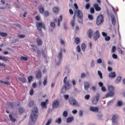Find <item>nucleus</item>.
Instances as JSON below:
<instances>
[{"label":"nucleus","instance_id":"nucleus-15","mask_svg":"<svg viewBox=\"0 0 125 125\" xmlns=\"http://www.w3.org/2000/svg\"><path fill=\"white\" fill-rule=\"evenodd\" d=\"M87 34L88 38H89V39H91V38L92 37V35H93V30H92L91 29H89L87 32Z\"/></svg>","mask_w":125,"mask_h":125},{"label":"nucleus","instance_id":"nucleus-43","mask_svg":"<svg viewBox=\"0 0 125 125\" xmlns=\"http://www.w3.org/2000/svg\"><path fill=\"white\" fill-rule=\"evenodd\" d=\"M84 98L86 100H88V99L90 98V95H89V94L86 95Z\"/></svg>","mask_w":125,"mask_h":125},{"label":"nucleus","instance_id":"nucleus-26","mask_svg":"<svg viewBox=\"0 0 125 125\" xmlns=\"http://www.w3.org/2000/svg\"><path fill=\"white\" fill-rule=\"evenodd\" d=\"M20 60H23L24 61H27L28 57L21 56L20 57Z\"/></svg>","mask_w":125,"mask_h":125},{"label":"nucleus","instance_id":"nucleus-42","mask_svg":"<svg viewBox=\"0 0 125 125\" xmlns=\"http://www.w3.org/2000/svg\"><path fill=\"white\" fill-rule=\"evenodd\" d=\"M32 79H33V77H32V76H30L29 77H28V81L29 83H31V82H32Z\"/></svg>","mask_w":125,"mask_h":125},{"label":"nucleus","instance_id":"nucleus-34","mask_svg":"<svg viewBox=\"0 0 125 125\" xmlns=\"http://www.w3.org/2000/svg\"><path fill=\"white\" fill-rule=\"evenodd\" d=\"M61 122H62V120H61V118H60L56 119L55 120V123H57V124H61Z\"/></svg>","mask_w":125,"mask_h":125},{"label":"nucleus","instance_id":"nucleus-2","mask_svg":"<svg viewBox=\"0 0 125 125\" xmlns=\"http://www.w3.org/2000/svg\"><path fill=\"white\" fill-rule=\"evenodd\" d=\"M67 76L65 77L63 80L64 86L62 87L61 92L62 93L65 92L66 90L71 88V84L69 81H67Z\"/></svg>","mask_w":125,"mask_h":125},{"label":"nucleus","instance_id":"nucleus-22","mask_svg":"<svg viewBox=\"0 0 125 125\" xmlns=\"http://www.w3.org/2000/svg\"><path fill=\"white\" fill-rule=\"evenodd\" d=\"M37 42L38 44V45H42V40L40 38H38L37 39Z\"/></svg>","mask_w":125,"mask_h":125},{"label":"nucleus","instance_id":"nucleus-6","mask_svg":"<svg viewBox=\"0 0 125 125\" xmlns=\"http://www.w3.org/2000/svg\"><path fill=\"white\" fill-rule=\"evenodd\" d=\"M69 104L71 105L72 106H76L77 107H78V106H80V104H79V103L77 102V101L73 98H70L69 99Z\"/></svg>","mask_w":125,"mask_h":125},{"label":"nucleus","instance_id":"nucleus-37","mask_svg":"<svg viewBox=\"0 0 125 125\" xmlns=\"http://www.w3.org/2000/svg\"><path fill=\"white\" fill-rule=\"evenodd\" d=\"M0 36H1V37H6V36H7V33H3V32H0Z\"/></svg>","mask_w":125,"mask_h":125},{"label":"nucleus","instance_id":"nucleus-54","mask_svg":"<svg viewBox=\"0 0 125 125\" xmlns=\"http://www.w3.org/2000/svg\"><path fill=\"white\" fill-rule=\"evenodd\" d=\"M112 52H115L116 51V46H113L111 50Z\"/></svg>","mask_w":125,"mask_h":125},{"label":"nucleus","instance_id":"nucleus-59","mask_svg":"<svg viewBox=\"0 0 125 125\" xmlns=\"http://www.w3.org/2000/svg\"><path fill=\"white\" fill-rule=\"evenodd\" d=\"M102 35L103 37H107V33H106L104 32H102Z\"/></svg>","mask_w":125,"mask_h":125},{"label":"nucleus","instance_id":"nucleus-35","mask_svg":"<svg viewBox=\"0 0 125 125\" xmlns=\"http://www.w3.org/2000/svg\"><path fill=\"white\" fill-rule=\"evenodd\" d=\"M50 27H51V28H53V29H54V28H55V23L53 22H51L50 23Z\"/></svg>","mask_w":125,"mask_h":125},{"label":"nucleus","instance_id":"nucleus-41","mask_svg":"<svg viewBox=\"0 0 125 125\" xmlns=\"http://www.w3.org/2000/svg\"><path fill=\"white\" fill-rule=\"evenodd\" d=\"M63 98L65 99V100H68V99L69 98V95H64Z\"/></svg>","mask_w":125,"mask_h":125},{"label":"nucleus","instance_id":"nucleus-63","mask_svg":"<svg viewBox=\"0 0 125 125\" xmlns=\"http://www.w3.org/2000/svg\"><path fill=\"white\" fill-rule=\"evenodd\" d=\"M0 66H2V67H6V65L5 63L0 62Z\"/></svg>","mask_w":125,"mask_h":125},{"label":"nucleus","instance_id":"nucleus-64","mask_svg":"<svg viewBox=\"0 0 125 125\" xmlns=\"http://www.w3.org/2000/svg\"><path fill=\"white\" fill-rule=\"evenodd\" d=\"M90 12L92 14L94 13V9L93 8H90Z\"/></svg>","mask_w":125,"mask_h":125},{"label":"nucleus","instance_id":"nucleus-27","mask_svg":"<svg viewBox=\"0 0 125 125\" xmlns=\"http://www.w3.org/2000/svg\"><path fill=\"white\" fill-rule=\"evenodd\" d=\"M86 45L85 44H84V43H82L81 45V48L83 50V51L84 52L85 51V47H86Z\"/></svg>","mask_w":125,"mask_h":125},{"label":"nucleus","instance_id":"nucleus-16","mask_svg":"<svg viewBox=\"0 0 125 125\" xmlns=\"http://www.w3.org/2000/svg\"><path fill=\"white\" fill-rule=\"evenodd\" d=\"M89 86H90V85L89 84V83L88 82H84V88L85 90H88V88H89Z\"/></svg>","mask_w":125,"mask_h":125},{"label":"nucleus","instance_id":"nucleus-61","mask_svg":"<svg viewBox=\"0 0 125 125\" xmlns=\"http://www.w3.org/2000/svg\"><path fill=\"white\" fill-rule=\"evenodd\" d=\"M19 111L20 113H23V112H24V109L22 108H20Z\"/></svg>","mask_w":125,"mask_h":125},{"label":"nucleus","instance_id":"nucleus-29","mask_svg":"<svg viewBox=\"0 0 125 125\" xmlns=\"http://www.w3.org/2000/svg\"><path fill=\"white\" fill-rule=\"evenodd\" d=\"M9 117L10 118V121L11 122H13V123H14L16 121V120L12 117V114H9Z\"/></svg>","mask_w":125,"mask_h":125},{"label":"nucleus","instance_id":"nucleus-31","mask_svg":"<svg viewBox=\"0 0 125 125\" xmlns=\"http://www.w3.org/2000/svg\"><path fill=\"white\" fill-rule=\"evenodd\" d=\"M19 80L22 83H26V78L20 77L19 78Z\"/></svg>","mask_w":125,"mask_h":125},{"label":"nucleus","instance_id":"nucleus-48","mask_svg":"<svg viewBox=\"0 0 125 125\" xmlns=\"http://www.w3.org/2000/svg\"><path fill=\"white\" fill-rule=\"evenodd\" d=\"M71 25L72 27H75V20L71 21Z\"/></svg>","mask_w":125,"mask_h":125},{"label":"nucleus","instance_id":"nucleus-36","mask_svg":"<svg viewBox=\"0 0 125 125\" xmlns=\"http://www.w3.org/2000/svg\"><path fill=\"white\" fill-rule=\"evenodd\" d=\"M62 115L63 117H64L65 118L67 117L68 116V112H67L66 111H63Z\"/></svg>","mask_w":125,"mask_h":125},{"label":"nucleus","instance_id":"nucleus-8","mask_svg":"<svg viewBox=\"0 0 125 125\" xmlns=\"http://www.w3.org/2000/svg\"><path fill=\"white\" fill-rule=\"evenodd\" d=\"M118 115H114L112 116V125H118L119 124L118 123Z\"/></svg>","mask_w":125,"mask_h":125},{"label":"nucleus","instance_id":"nucleus-14","mask_svg":"<svg viewBox=\"0 0 125 125\" xmlns=\"http://www.w3.org/2000/svg\"><path fill=\"white\" fill-rule=\"evenodd\" d=\"M59 105V101L57 100H55V101H53V108H54L56 109V108H57L58 107V105Z\"/></svg>","mask_w":125,"mask_h":125},{"label":"nucleus","instance_id":"nucleus-3","mask_svg":"<svg viewBox=\"0 0 125 125\" xmlns=\"http://www.w3.org/2000/svg\"><path fill=\"white\" fill-rule=\"evenodd\" d=\"M75 15H77L78 17L80 18V20H79L78 21L81 24H83V12L80 10H76L74 11V16H73V20L75 21L76 17Z\"/></svg>","mask_w":125,"mask_h":125},{"label":"nucleus","instance_id":"nucleus-46","mask_svg":"<svg viewBox=\"0 0 125 125\" xmlns=\"http://www.w3.org/2000/svg\"><path fill=\"white\" fill-rule=\"evenodd\" d=\"M76 49H77L78 52H81V47L80 46V45H78L76 47Z\"/></svg>","mask_w":125,"mask_h":125},{"label":"nucleus","instance_id":"nucleus-56","mask_svg":"<svg viewBox=\"0 0 125 125\" xmlns=\"http://www.w3.org/2000/svg\"><path fill=\"white\" fill-rule=\"evenodd\" d=\"M97 62L99 63V64H101V63H102V60L101 59H99L97 60Z\"/></svg>","mask_w":125,"mask_h":125},{"label":"nucleus","instance_id":"nucleus-1","mask_svg":"<svg viewBox=\"0 0 125 125\" xmlns=\"http://www.w3.org/2000/svg\"><path fill=\"white\" fill-rule=\"evenodd\" d=\"M39 115V112L38 110V108L37 107H34L32 109L31 115L30 119L32 122H35L37 121V118Z\"/></svg>","mask_w":125,"mask_h":125},{"label":"nucleus","instance_id":"nucleus-52","mask_svg":"<svg viewBox=\"0 0 125 125\" xmlns=\"http://www.w3.org/2000/svg\"><path fill=\"white\" fill-rule=\"evenodd\" d=\"M112 57L114 59H117V58H118V56L116 55V54H113Z\"/></svg>","mask_w":125,"mask_h":125},{"label":"nucleus","instance_id":"nucleus-18","mask_svg":"<svg viewBox=\"0 0 125 125\" xmlns=\"http://www.w3.org/2000/svg\"><path fill=\"white\" fill-rule=\"evenodd\" d=\"M36 79L37 80H40V79H42V72L40 70H38V73L36 74Z\"/></svg>","mask_w":125,"mask_h":125},{"label":"nucleus","instance_id":"nucleus-20","mask_svg":"<svg viewBox=\"0 0 125 125\" xmlns=\"http://www.w3.org/2000/svg\"><path fill=\"white\" fill-rule=\"evenodd\" d=\"M90 110L92 112H97V111H98V107H94V106H90Z\"/></svg>","mask_w":125,"mask_h":125},{"label":"nucleus","instance_id":"nucleus-40","mask_svg":"<svg viewBox=\"0 0 125 125\" xmlns=\"http://www.w3.org/2000/svg\"><path fill=\"white\" fill-rule=\"evenodd\" d=\"M2 61H8V59L7 57L2 56Z\"/></svg>","mask_w":125,"mask_h":125},{"label":"nucleus","instance_id":"nucleus-60","mask_svg":"<svg viewBox=\"0 0 125 125\" xmlns=\"http://www.w3.org/2000/svg\"><path fill=\"white\" fill-rule=\"evenodd\" d=\"M70 14L71 15H73L74 14V11H73V10L72 9H69V10Z\"/></svg>","mask_w":125,"mask_h":125},{"label":"nucleus","instance_id":"nucleus-10","mask_svg":"<svg viewBox=\"0 0 125 125\" xmlns=\"http://www.w3.org/2000/svg\"><path fill=\"white\" fill-rule=\"evenodd\" d=\"M109 17H110L111 19L112 24L113 25H116V18H115V16L112 14H110L108 15Z\"/></svg>","mask_w":125,"mask_h":125},{"label":"nucleus","instance_id":"nucleus-32","mask_svg":"<svg viewBox=\"0 0 125 125\" xmlns=\"http://www.w3.org/2000/svg\"><path fill=\"white\" fill-rule=\"evenodd\" d=\"M75 43L76 44H79L81 42V40L79 38H76L75 40Z\"/></svg>","mask_w":125,"mask_h":125},{"label":"nucleus","instance_id":"nucleus-44","mask_svg":"<svg viewBox=\"0 0 125 125\" xmlns=\"http://www.w3.org/2000/svg\"><path fill=\"white\" fill-rule=\"evenodd\" d=\"M110 40H111V38H110V37L106 36L105 37V41H106V42H108V41H110Z\"/></svg>","mask_w":125,"mask_h":125},{"label":"nucleus","instance_id":"nucleus-55","mask_svg":"<svg viewBox=\"0 0 125 125\" xmlns=\"http://www.w3.org/2000/svg\"><path fill=\"white\" fill-rule=\"evenodd\" d=\"M18 37L19 38H20V39H23V38H25V35H18Z\"/></svg>","mask_w":125,"mask_h":125},{"label":"nucleus","instance_id":"nucleus-53","mask_svg":"<svg viewBox=\"0 0 125 125\" xmlns=\"http://www.w3.org/2000/svg\"><path fill=\"white\" fill-rule=\"evenodd\" d=\"M90 7V4H89V3H87L85 5L86 9H89Z\"/></svg>","mask_w":125,"mask_h":125},{"label":"nucleus","instance_id":"nucleus-25","mask_svg":"<svg viewBox=\"0 0 125 125\" xmlns=\"http://www.w3.org/2000/svg\"><path fill=\"white\" fill-rule=\"evenodd\" d=\"M0 83L2 84H5L6 85H10V83H9L8 82H3L2 81H0Z\"/></svg>","mask_w":125,"mask_h":125},{"label":"nucleus","instance_id":"nucleus-33","mask_svg":"<svg viewBox=\"0 0 125 125\" xmlns=\"http://www.w3.org/2000/svg\"><path fill=\"white\" fill-rule=\"evenodd\" d=\"M73 120H74V118L69 117L67 119L66 122L67 123H71V122H72Z\"/></svg>","mask_w":125,"mask_h":125},{"label":"nucleus","instance_id":"nucleus-7","mask_svg":"<svg viewBox=\"0 0 125 125\" xmlns=\"http://www.w3.org/2000/svg\"><path fill=\"white\" fill-rule=\"evenodd\" d=\"M36 26L38 31H40V32H41L42 28V29L45 30V26L44 25V24H43L42 22H37Z\"/></svg>","mask_w":125,"mask_h":125},{"label":"nucleus","instance_id":"nucleus-24","mask_svg":"<svg viewBox=\"0 0 125 125\" xmlns=\"http://www.w3.org/2000/svg\"><path fill=\"white\" fill-rule=\"evenodd\" d=\"M39 9L40 13H42V14L43 13L44 11V9H43V7H42V6H40L39 7Z\"/></svg>","mask_w":125,"mask_h":125},{"label":"nucleus","instance_id":"nucleus-5","mask_svg":"<svg viewBox=\"0 0 125 125\" xmlns=\"http://www.w3.org/2000/svg\"><path fill=\"white\" fill-rule=\"evenodd\" d=\"M103 22H104V18L103 15H100L97 18L96 24L98 26H99V25H101Z\"/></svg>","mask_w":125,"mask_h":125},{"label":"nucleus","instance_id":"nucleus-28","mask_svg":"<svg viewBox=\"0 0 125 125\" xmlns=\"http://www.w3.org/2000/svg\"><path fill=\"white\" fill-rule=\"evenodd\" d=\"M53 11L55 13H57V12L59 11V8H58V7H54L53 8Z\"/></svg>","mask_w":125,"mask_h":125},{"label":"nucleus","instance_id":"nucleus-62","mask_svg":"<svg viewBox=\"0 0 125 125\" xmlns=\"http://www.w3.org/2000/svg\"><path fill=\"white\" fill-rule=\"evenodd\" d=\"M83 111L80 110L79 111V116H80V117H83Z\"/></svg>","mask_w":125,"mask_h":125},{"label":"nucleus","instance_id":"nucleus-39","mask_svg":"<svg viewBox=\"0 0 125 125\" xmlns=\"http://www.w3.org/2000/svg\"><path fill=\"white\" fill-rule=\"evenodd\" d=\"M98 74L99 76L100 79H103V77L102 76V73H101L100 71H98Z\"/></svg>","mask_w":125,"mask_h":125},{"label":"nucleus","instance_id":"nucleus-21","mask_svg":"<svg viewBox=\"0 0 125 125\" xmlns=\"http://www.w3.org/2000/svg\"><path fill=\"white\" fill-rule=\"evenodd\" d=\"M108 77L109 78H112V79L116 78V72H111L109 74Z\"/></svg>","mask_w":125,"mask_h":125},{"label":"nucleus","instance_id":"nucleus-11","mask_svg":"<svg viewBox=\"0 0 125 125\" xmlns=\"http://www.w3.org/2000/svg\"><path fill=\"white\" fill-rule=\"evenodd\" d=\"M62 19L63 17H62V16H60L58 20L57 19H54V22H55V23H57L58 22V26L59 27V26H60V22H62Z\"/></svg>","mask_w":125,"mask_h":125},{"label":"nucleus","instance_id":"nucleus-45","mask_svg":"<svg viewBox=\"0 0 125 125\" xmlns=\"http://www.w3.org/2000/svg\"><path fill=\"white\" fill-rule=\"evenodd\" d=\"M88 18L89 20H93V16L91 15H88Z\"/></svg>","mask_w":125,"mask_h":125},{"label":"nucleus","instance_id":"nucleus-17","mask_svg":"<svg viewBox=\"0 0 125 125\" xmlns=\"http://www.w3.org/2000/svg\"><path fill=\"white\" fill-rule=\"evenodd\" d=\"M96 11H100L101 10V8L99 7V5L97 3H95L93 5Z\"/></svg>","mask_w":125,"mask_h":125},{"label":"nucleus","instance_id":"nucleus-51","mask_svg":"<svg viewBox=\"0 0 125 125\" xmlns=\"http://www.w3.org/2000/svg\"><path fill=\"white\" fill-rule=\"evenodd\" d=\"M33 105H34V102L33 101H31L29 104V106L30 107H32Z\"/></svg>","mask_w":125,"mask_h":125},{"label":"nucleus","instance_id":"nucleus-19","mask_svg":"<svg viewBox=\"0 0 125 125\" xmlns=\"http://www.w3.org/2000/svg\"><path fill=\"white\" fill-rule=\"evenodd\" d=\"M114 96V91H109V92L105 95V97H112Z\"/></svg>","mask_w":125,"mask_h":125},{"label":"nucleus","instance_id":"nucleus-9","mask_svg":"<svg viewBox=\"0 0 125 125\" xmlns=\"http://www.w3.org/2000/svg\"><path fill=\"white\" fill-rule=\"evenodd\" d=\"M47 104H48V99H46L45 102H41V106H42V108H44L45 109H46V105Z\"/></svg>","mask_w":125,"mask_h":125},{"label":"nucleus","instance_id":"nucleus-4","mask_svg":"<svg viewBox=\"0 0 125 125\" xmlns=\"http://www.w3.org/2000/svg\"><path fill=\"white\" fill-rule=\"evenodd\" d=\"M62 60V50H61L60 52L59 53L57 58H56V64L57 65H60V62Z\"/></svg>","mask_w":125,"mask_h":125},{"label":"nucleus","instance_id":"nucleus-38","mask_svg":"<svg viewBox=\"0 0 125 125\" xmlns=\"http://www.w3.org/2000/svg\"><path fill=\"white\" fill-rule=\"evenodd\" d=\"M48 15H49V13H48V11H45L44 12V16H45V17H48Z\"/></svg>","mask_w":125,"mask_h":125},{"label":"nucleus","instance_id":"nucleus-12","mask_svg":"<svg viewBox=\"0 0 125 125\" xmlns=\"http://www.w3.org/2000/svg\"><path fill=\"white\" fill-rule=\"evenodd\" d=\"M99 38H100V34H99V31L97 30L94 33V39L96 41L98 39H99Z\"/></svg>","mask_w":125,"mask_h":125},{"label":"nucleus","instance_id":"nucleus-58","mask_svg":"<svg viewBox=\"0 0 125 125\" xmlns=\"http://www.w3.org/2000/svg\"><path fill=\"white\" fill-rule=\"evenodd\" d=\"M102 91H104V92L106 91V87L104 86H103L102 87Z\"/></svg>","mask_w":125,"mask_h":125},{"label":"nucleus","instance_id":"nucleus-50","mask_svg":"<svg viewBox=\"0 0 125 125\" xmlns=\"http://www.w3.org/2000/svg\"><path fill=\"white\" fill-rule=\"evenodd\" d=\"M50 124H51V119L48 120L45 125H49Z\"/></svg>","mask_w":125,"mask_h":125},{"label":"nucleus","instance_id":"nucleus-57","mask_svg":"<svg viewBox=\"0 0 125 125\" xmlns=\"http://www.w3.org/2000/svg\"><path fill=\"white\" fill-rule=\"evenodd\" d=\"M29 94L30 95H33V94H34V90L33 89L30 90Z\"/></svg>","mask_w":125,"mask_h":125},{"label":"nucleus","instance_id":"nucleus-23","mask_svg":"<svg viewBox=\"0 0 125 125\" xmlns=\"http://www.w3.org/2000/svg\"><path fill=\"white\" fill-rule=\"evenodd\" d=\"M122 81V77H118L115 81V83H119Z\"/></svg>","mask_w":125,"mask_h":125},{"label":"nucleus","instance_id":"nucleus-47","mask_svg":"<svg viewBox=\"0 0 125 125\" xmlns=\"http://www.w3.org/2000/svg\"><path fill=\"white\" fill-rule=\"evenodd\" d=\"M117 105L118 106H122V105H123V102L119 101L117 102Z\"/></svg>","mask_w":125,"mask_h":125},{"label":"nucleus","instance_id":"nucleus-30","mask_svg":"<svg viewBox=\"0 0 125 125\" xmlns=\"http://www.w3.org/2000/svg\"><path fill=\"white\" fill-rule=\"evenodd\" d=\"M114 86H108V91H114Z\"/></svg>","mask_w":125,"mask_h":125},{"label":"nucleus","instance_id":"nucleus-13","mask_svg":"<svg viewBox=\"0 0 125 125\" xmlns=\"http://www.w3.org/2000/svg\"><path fill=\"white\" fill-rule=\"evenodd\" d=\"M98 100H99V96L97 95L92 99V103L93 104H96L98 102Z\"/></svg>","mask_w":125,"mask_h":125},{"label":"nucleus","instance_id":"nucleus-49","mask_svg":"<svg viewBox=\"0 0 125 125\" xmlns=\"http://www.w3.org/2000/svg\"><path fill=\"white\" fill-rule=\"evenodd\" d=\"M85 77H86V75L85 74V73H83L81 74V78L82 79H83V78H85Z\"/></svg>","mask_w":125,"mask_h":125}]
</instances>
